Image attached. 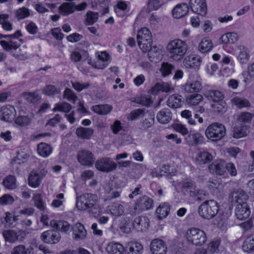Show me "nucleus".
I'll return each mask as SVG.
<instances>
[{"mask_svg":"<svg viewBox=\"0 0 254 254\" xmlns=\"http://www.w3.org/2000/svg\"><path fill=\"white\" fill-rule=\"evenodd\" d=\"M22 36V34L19 30L17 31L14 34L10 35H0V39L2 38H10L13 40L9 41L1 40L0 44L4 50L7 52H11L12 50L17 49L22 44L21 40L17 39Z\"/></svg>","mask_w":254,"mask_h":254,"instance_id":"39448f33","label":"nucleus"},{"mask_svg":"<svg viewBox=\"0 0 254 254\" xmlns=\"http://www.w3.org/2000/svg\"><path fill=\"white\" fill-rule=\"evenodd\" d=\"M50 225L52 227L64 233H66L71 228L69 223L65 221L51 220L50 221Z\"/></svg>","mask_w":254,"mask_h":254,"instance_id":"cd10ccee","label":"nucleus"},{"mask_svg":"<svg viewBox=\"0 0 254 254\" xmlns=\"http://www.w3.org/2000/svg\"><path fill=\"white\" fill-rule=\"evenodd\" d=\"M148 57L149 60L154 63H157L162 58V50L156 46H154L148 50Z\"/></svg>","mask_w":254,"mask_h":254,"instance_id":"393cba45","label":"nucleus"},{"mask_svg":"<svg viewBox=\"0 0 254 254\" xmlns=\"http://www.w3.org/2000/svg\"><path fill=\"white\" fill-rule=\"evenodd\" d=\"M112 109V107L108 104L96 105L92 107V111L101 115H105L109 114Z\"/></svg>","mask_w":254,"mask_h":254,"instance_id":"37998d69","label":"nucleus"},{"mask_svg":"<svg viewBox=\"0 0 254 254\" xmlns=\"http://www.w3.org/2000/svg\"><path fill=\"white\" fill-rule=\"evenodd\" d=\"M9 17L7 14L0 15V23L1 24L2 27L5 30L11 31L12 29L11 23L7 20Z\"/></svg>","mask_w":254,"mask_h":254,"instance_id":"13d9d810","label":"nucleus"},{"mask_svg":"<svg viewBox=\"0 0 254 254\" xmlns=\"http://www.w3.org/2000/svg\"><path fill=\"white\" fill-rule=\"evenodd\" d=\"M203 97L199 94L191 95L186 98V102L190 105H196L202 101Z\"/></svg>","mask_w":254,"mask_h":254,"instance_id":"6e6d98bb","label":"nucleus"},{"mask_svg":"<svg viewBox=\"0 0 254 254\" xmlns=\"http://www.w3.org/2000/svg\"><path fill=\"white\" fill-rule=\"evenodd\" d=\"M189 7L186 3L177 4L172 10V15L174 18H180L185 16L189 12Z\"/></svg>","mask_w":254,"mask_h":254,"instance_id":"b1692460","label":"nucleus"},{"mask_svg":"<svg viewBox=\"0 0 254 254\" xmlns=\"http://www.w3.org/2000/svg\"><path fill=\"white\" fill-rule=\"evenodd\" d=\"M109 210L112 215L119 216L125 211L124 206L119 203H114L109 206Z\"/></svg>","mask_w":254,"mask_h":254,"instance_id":"c03bdc74","label":"nucleus"},{"mask_svg":"<svg viewBox=\"0 0 254 254\" xmlns=\"http://www.w3.org/2000/svg\"><path fill=\"white\" fill-rule=\"evenodd\" d=\"M82 57H85V60L88 61L89 64H91V59L89 57V54L86 51H83L82 54L77 51H74L71 53L70 55L71 60L74 62L79 61Z\"/></svg>","mask_w":254,"mask_h":254,"instance_id":"49530a36","label":"nucleus"},{"mask_svg":"<svg viewBox=\"0 0 254 254\" xmlns=\"http://www.w3.org/2000/svg\"><path fill=\"white\" fill-rule=\"evenodd\" d=\"M212 160V155L208 152L205 151L198 153L196 157L197 161L201 164L208 163Z\"/></svg>","mask_w":254,"mask_h":254,"instance_id":"de8ad7c7","label":"nucleus"},{"mask_svg":"<svg viewBox=\"0 0 254 254\" xmlns=\"http://www.w3.org/2000/svg\"><path fill=\"white\" fill-rule=\"evenodd\" d=\"M203 136L199 132L190 133L186 138L188 144L191 146L197 145L203 142Z\"/></svg>","mask_w":254,"mask_h":254,"instance_id":"a878e982","label":"nucleus"},{"mask_svg":"<svg viewBox=\"0 0 254 254\" xmlns=\"http://www.w3.org/2000/svg\"><path fill=\"white\" fill-rule=\"evenodd\" d=\"M239 36L235 32H228L223 34L220 38L221 43L225 44H234L238 41Z\"/></svg>","mask_w":254,"mask_h":254,"instance_id":"c9c22d12","label":"nucleus"},{"mask_svg":"<svg viewBox=\"0 0 254 254\" xmlns=\"http://www.w3.org/2000/svg\"><path fill=\"white\" fill-rule=\"evenodd\" d=\"M73 238L76 241L83 240L86 237L87 232L84 227L80 223H77L71 228Z\"/></svg>","mask_w":254,"mask_h":254,"instance_id":"412c9836","label":"nucleus"},{"mask_svg":"<svg viewBox=\"0 0 254 254\" xmlns=\"http://www.w3.org/2000/svg\"><path fill=\"white\" fill-rule=\"evenodd\" d=\"M94 130L90 127H79L76 129V135L81 139H89L94 133Z\"/></svg>","mask_w":254,"mask_h":254,"instance_id":"7c9ffc66","label":"nucleus"},{"mask_svg":"<svg viewBox=\"0 0 254 254\" xmlns=\"http://www.w3.org/2000/svg\"><path fill=\"white\" fill-rule=\"evenodd\" d=\"M250 214V209L247 203L237 204L235 208V215L238 219H245L249 217Z\"/></svg>","mask_w":254,"mask_h":254,"instance_id":"aec40b11","label":"nucleus"},{"mask_svg":"<svg viewBox=\"0 0 254 254\" xmlns=\"http://www.w3.org/2000/svg\"><path fill=\"white\" fill-rule=\"evenodd\" d=\"M47 173V171L45 169L41 170L39 171H32L28 176V182L29 186L33 188L39 187Z\"/></svg>","mask_w":254,"mask_h":254,"instance_id":"9b49d317","label":"nucleus"},{"mask_svg":"<svg viewBox=\"0 0 254 254\" xmlns=\"http://www.w3.org/2000/svg\"><path fill=\"white\" fill-rule=\"evenodd\" d=\"M86 21L88 23V24L91 25L97 21L99 15L97 12L88 11L86 14Z\"/></svg>","mask_w":254,"mask_h":254,"instance_id":"774afa93","label":"nucleus"},{"mask_svg":"<svg viewBox=\"0 0 254 254\" xmlns=\"http://www.w3.org/2000/svg\"><path fill=\"white\" fill-rule=\"evenodd\" d=\"M242 250L247 254L254 252V235H251L246 238L244 241L242 246Z\"/></svg>","mask_w":254,"mask_h":254,"instance_id":"473e14b6","label":"nucleus"},{"mask_svg":"<svg viewBox=\"0 0 254 254\" xmlns=\"http://www.w3.org/2000/svg\"><path fill=\"white\" fill-rule=\"evenodd\" d=\"M212 41L207 38H203L198 46V50L203 53L209 52L213 47Z\"/></svg>","mask_w":254,"mask_h":254,"instance_id":"a18cd8bd","label":"nucleus"},{"mask_svg":"<svg viewBox=\"0 0 254 254\" xmlns=\"http://www.w3.org/2000/svg\"><path fill=\"white\" fill-rule=\"evenodd\" d=\"M32 200L34 203V206L41 211H44L46 209V204L43 200L42 196L40 193H34L32 196Z\"/></svg>","mask_w":254,"mask_h":254,"instance_id":"8fccbe9b","label":"nucleus"},{"mask_svg":"<svg viewBox=\"0 0 254 254\" xmlns=\"http://www.w3.org/2000/svg\"><path fill=\"white\" fill-rule=\"evenodd\" d=\"M126 254H142L143 247L139 243L130 242L126 246Z\"/></svg>","mask_w":254,"mask_h":254,"instance_id":"4be33fe9","label":"nucleus"},{"mask_svg":"<svg viewBox=\"0 0 254 254\" xmlns=\"http://www.w3.org/2000/svg\"><path fill=\"white\" fill-rule=\"evenodd\" d=\"M94 163L97 170L102 172L109 173L117 168V164L110 157L98 159Z\"/></svg>","mask_w":254,"mask_h":254,"instance_id":"1a4fd4ad","label":"nucleus"},{"mask_svg":"<svg viewBox=\"0 0 254 254\" xmlns=\"http://www.w3.org/2000/svg\"><path fill=\"white\" fill-rule=\"evenodd\" d=\"M157 119L161 124H167L172 120V113L169 109H163L158 113Z\"/></svg>","mask_w":254,"mask_h":254,"instance_id":"f704fd0d","label":"nucleus"},{"mask_svg":"<svg viewBox=\"0 0 254 254\" xmlns=\"http://www.w3.org/2000/svg\"><path fill=\"white\" fill-rule=\"evenodd\" d=\"M226 162L223 160L214 161L209 166L210 172L218 175H223L226 172Z\"/></svg>","mask_w":254,"mask_h":254,"instance_id":"f3484780","label":"nucleus"},{"mask_svg":"<svg viewBox=\"0 0 254 254\" xmlns=\"http://www.w3.org/2000/svg\"><path fill=\"white\" fill-rule=\"evenodd\" d=\"M105 190L108 193L107 199L109 200L116 198L120 195V192L115 190L110 184H107L106 186Z\"/></svg>","mask_w":254,"mask_h":254,"instance_id":"bf43d9fd","label":"nucleus"},{"mask_svg":"<svg viewBox=\"0 0 254 254\" xmlns=\"http://www.w3.org/2000/svg\"><path fill=\"white\" fill-rule=\"evenodd\" d=\"M114 9L117 14L120 17L124 16L129 11L127 2L123 0H118Z\"/></svg>","mask_w":254,"mask_h":254,"instance_id":"e433bc0d","label":"nucleus"},{"mask_svg":"<svg viewBox=\"0 0 254 254\" xmlns=\"http://www.w3.org/2000/svg\"><path fill=\"white\" fill-rule=\"evenodd\" d=\"M125 249L119 243L111 242L106 247V251L109 254H123Z\"/></svg>","mask_w":254,"mask_h":254,"instance_id":"bb28decb","label":"nucleus"},{"mask_svg":"<svg viewBox=\"0 0 254 254\" xmlns=\"http://www.w3.org/2000/svg\"><path fill=\"white\" fill-rule=\"evenodd\" d=\"M28 234L27 231L20 229L6 230L2 233L5 241L12 244L22 242L25 239Z\"/></svg>","mask_w":254,"mask_h":254,"instance_id":"0eeeda50","label":"nucleus"},{"mask_svg":"<svg viewBox=\"0 0 254 254\" xmlns=\"http://www.w3.org/2000/svg\"><path fill=\"white\" fill-rule=\"evenodd\" d=\"M248 128L247 126L235 127L233 128L232 136L235 138H240L247 135Z\"/></svg>","mask_w":254,"mask_h":254,"instance_id":"a19ab883","label":"nucleus"},{"mask_svg":"<svg viewBox=\"0 0 254 254\" xmlns=\"http://www.w3.org/2000/svg\"><path fill=\"white\" fill-rule=\"evenodd\" d=\"M191 10L197 14L204 15L207 12V5L205 0H190Z\"/></svg>","mask_w":254,"mask_h":254,"instance_id":"4468645a","label":"nucleus"},{"mask_svg":"<svg viewBox=\"0 0 254 254\" xmlns=\"http://www.w3.org/2000/svg\"><path fill=\"white\" fill-rule=\"evenodd\" d=\"M209 195V193L204 190L195 189L191 190V196H197L198 200H204Z\"/></svg>","mask_w":254,"mask_h":254,"instance_id":"052dcab7","label":"nucleus"},{"mask_svg":"<svg viewBox=\"0 0 254 254\" xmlns=\"http://www.w3.org/2000/svg\"><path fill=\"white\" fill-rule=\"evenodd\" d=\"M248 199V194L243 190H238L232 194V201L238 204L247 203L246 201Z\"/></svg>","mask_w":254,"mask_h":254,"instance_id":"c85d7f7f","label":"nucleus"},{"mask_svg":"<svg viewBox=\"0 0 254 254\" xmlns=\"http://www.w3.org/2000/svg\"><path fill=\"white\" fill-rule=\"evenodd\" d=\"M186 237L188 241L195 245H202L207 240L206 234L203 231L194 228L189 229L186 232Z\"/></svg>","mask_w":254,"mask_h":254,"instance_id":"6e6552de","label":"nucleus"},{"mask_svg":"<svg viewBox=\"0 0 254 254\" xmlns=\"http://www.w3.org/2000/svg\"><path fill=\"white\" fill-rule=\"evenodd\" d=\"M15 15L16 18L19 20L28 17L30 15V11L27 8L22 7L15 11Z\"/></svg>","mask_w":254,"mask_h":254,"instance_id":"4d7b16f0","label":"nucleus"},{"mask_svg":"<svg viewBox=\"0 0 254 254\" xmlns=\"http://www.w3.org/2000/svg\"><path fill=\"white\" fill-rule=\"evenodd\" d=\"M219 210L218 203L214 200L210 199L204 201L199 205L198 213L201 218L211 219L217 214Z\"/></svg>","mask_w":254,"mask_h":254,"instance_id":"7ed1b4c3","label":"nucleus"},{"mask_svg":"<svg viewBox=\"0 0 254 254\" xmlns=\"http://www.w3.org/2000/svg\"><path fill=\"white\" fill-rule=\"evenodd\" d=\"M150 250L153 254H166L167 247L163 240L155 239L151 242Z\"/></svg>","mask_w":254,"mask_h":254,"instance_id":"2eb2a0df","label":"nucleus"},{"mask_svg":"<svg viewBox=\"0 0 254 254\" xmlns=\"http://www.w3.org/2000/svg\"><path fill=\"white\" fill-rule=\"evenodd\" d=\"M76 207L79 210H88L93 217L102 212L103 205L100 203L96 194L86 193L76 197Z\"/></svg>","mask_w":254,"mask_h":254,"instance_id":"f257e3e1","label":"nucleus"},{"mask_svg":"<svg viewBox=\"0 0 254 254\" xmlns=\"http://www.w3.org/2000/svg\"><path fill=\"white\" fill-rule=\"evenodd\" d=\"M63 98L72 103H75L77 97L70 89L66 88L63 93Z\"/></svg>","mask_w":254,"mask_h":254,"instance_id":"680f3d73","label":"nucleus"},{"mask_svg":"<svg viewBox=\"0 0 254 254\" xmlns=\"http://www.w3.org/2000/svg\"><path fill=\"white\" fill-rule=\"evenodd\" d=\"M166 49L170 60L179 62L183 59L188 50V46L185 41L175 39L168 42Z\"/></svg>","mask_w":254,"mask_h":254,"instance_id":"f03ea898","label":"nucleus"},{"mask_svg":"<svg viewBox=\"0 0 254 254\" xmlns=\"http://www.w3.org/2000/svg\"><path fill=\"white\" fill-rule=\"evenodd\" d=\"M170 210L169 205L166 203L160 205L156 210V214L159 219L166 218L169 214Z\"/></svg>","mask_w":254,"mask_h":254,"instance_id":"ea45409f","label":"nucleus"},{"mask_svg":"<svg viewBox=\"0 0 254 254\" xmlns=\"http://www.w3.org/2000/svg\"><path fill=\"white\" fill-rule=\"evenodd\" d=\"M32 248L26 247L22 244L15 246L11 251V254H31Z\"/></svg>","mask_w":254,"mask_h":254,"instance_id":"09e8293b","label":"nucleus"},{"mask_svg":"<svg viewBox=\"0 0 254 254\" xmlns=\"http://www.w3.org/2000/svg\"><path fill=\"white\" fill-rule=\"evenodd\" d=\"M231 101L234 105L240 109L250 106L249 101L244 98L235 97L232 99Z\"/></svg>","mask_w":254,"mask_h":254,"instance_id":"603ef678","label":"nucleus"},{"mask_svg":"<svg viewBox=\"0 0 254 254\" xmlns=\"http://www.w3.org/2000/svg\"><path fill=\"white\" fill-rule=\"evenodd\" d=\"M15 114V109L11 106H5L0 109V118L2 121L10 122L13 120Z\"/></svg>","mask_w":254,"mask_h":254,"instance_id":"6ab92c4d","label":"nucleus"},{"mask_svg":"<svg viewBox=\"0 0 254 254\" xmlns=\"http://www.w3.org/2000/svg\"><path fill=\"white\" fill-rule=\"evenodd\" d=\"M202 62V59L199 56L190 55L187 56L183 61V64L187 68L199 66Z\"/></svg>","mask_w":254,"mask_h":254,"instance_id":"5701e85b","label":"nucleus"},{"mask_svg":"<svg viewBox=\"0 0 254 254\" xmlns=\"http://www.w3.org/2000/svg\"><path fill=\"white\" fill-rule=\"evenodd\" d=\"M239 53L237 56L238 60L242 64H246L250 59L249 51L244 46H238Z\"/></svg>","mask_w":254,"mask_h":254,"instance_id":"4c0bfd02","label":"nucleus"},{"mask_svg":"<svg viewBox=\"0 0 254 254\" xmlns=\"http://www.w3.org/2000/svg\"><path fill=\"white\" fill-rule=\"evenodd\" d=\"M64 194L63 193L57 194L52 201L51 205L55 208H58L64 207Z\"/></svg>","mask_w":254,"mask_h":254,"instance_id":"864d4df0","label":"nucleus"},{"mask_svg":"<svg viewBox=\"0 0 254 254\" xmlns=\"http://www.w3.org/2000/svg\"><path fill=\"white\" fill-rule=\"evenodd\" d=\"M174 68L173 65L168 63H164L162 64L160 71L163 76H167L172 73Z\"/></svg>","mask_w":254,"mask_h":254,"instance_id":"338daca9","label":"nucleus"},{"mask_svg":"<svg viewBox=\"0 0 254 254\" xmlns=\"http://www.w3.org/2000/svg\"><path fill=\"white\" fill-rule=\"evenodd\" d=\"M176 183L174 185L178 186L182 189H185L187 190L190 191V195L191 196V190H193L195 189V185L193 182L191 180L187 179L185 181L177 180L174 182Z\"/></svg>","mask_w":254,"mask_h":254,"instance_id":"72a5a7b5","label":"nucleus"},{"mask_svg":"<svg viewBox=\"0 0 254 254\" xmlns=\"http://www.w3.org/2000/svg\"><path fill=\"white\" fill-rule=\"evenodd\" d=\"M153 201L149 197L144 195L137 199L134 209L138 211L147 210L153 208Z\"/></svg>","mask_w":254,"mask_h":254,"instance_id":"f8f14e48","label":"nucleus"},{"mask_svg":"<svg viewBox=\"0 0 254 254\" xmlns=\"http://www.w3.org/2000/svg\"><path fill=\"white\" fill-rule=\"evenodd\" d=\"M205 134L207 139L217 141L222 139L225 135L226 128L222 124L213 123L207 127Z\"/></svg>","mask_w":254,"mask_h":254,"instance_id":"20e7f679","label":"nucleus"},{"mask_svg":"<svg viewBox=\"0 0 254 254\" xmlns=\"http://www.w3.org/2000/svg\"><path fill=\"white\" fill-rule=\"evenodd\" d=\"M71 109V106L66 102H62L61 103H57L55 105V107L53 109L54 112H62L64 113L69 112Z\"/></svg>","mask_w":254,"mask_h":254,"instance_id":"5fc2aeb1","label":"nucleus"},{"mask_svg":"<svg viewBox=\"0 0 254 254\" xmlns=\"http://www.w3.org/2000/svg\"><path fill=\"white\" fill-rule=\"evenodd\" d=\"M204 95L209 100H211L214 102L224 101V94L218 90H210L206 91Z\"/></svg>","mask_w":254,"mask_h":254,"instance_id":"2f4dec72","label":"nucleus"},{"mask_svg":"<svg viewBox=\"0 0 254 254\" xmlns=\"http://www.w3.org/2000/svg\"><path fill=\"white\" fill-rule=\"evenodd\" d=\"M213 111L217 113H223L226 110V103L224 101L214 102L212 105Z\"/></svg>","mask_w":254,"mask_h":254,"instance_id":"0e129e2a","label":"nucleus"},{"mask_svg":"<svg viewBox=\"0 0 254 254\" xmlns=\"http://www.w3.org/2000/svg\"><path fill=\"white\" fill-rule=\"evenodd\" d=\"M154 117L151 115L146 117L141 123V127L144 130H147L154 124Z\"/></svg>","mask_w":254,"mask_h":254,"instance_id":"69168bd1","label":"nucleus"},{"mask_svg":"<svg viewBox=\"0 0 254 254\" xmlns=\"http://www.w3.org/2000/svg\"><path fill=\"white\" fill-rule=\"evenodd\" d=\"M41 238L45 243L53 244L58 243L61 236L58 232L50 230L43 232Z\"/></svg>","mask_w":254,"mask_h":254,"instance_id":"dca6fc26","label":"nucleus"},{"mask_svg":"<svg viewBox=\"0 0 254 254\" xmlns=\"http://www.w3.org/2000/svg\"><path fill=\"white\" fill-rule=\"evenodd\" d=\"M137 41L140 50L144 53L147 52L152 43L150 31L146 27L141 28L138 31Z\"/></svg>","mask_w":254,"mask_h":254,"instance_id":"423d86ee","label":"nucleus"},{"mask_svg":"<svg viewBox=\"0 0 254 254\" xmlns=\"http://www.w3.org/2000/svg\"><path fill=\"white\" fill-rule=\"evenodd\" d=\"M37 151L41 156L47 157L52 153V148L48 144L42 142L38 145Z\"/></svg>","mask_w":254,"mask_h":254,"instance_id":"58836bf2","label":"nucleus"},{"mask_svg":"<svg viewBox=\"0 0 254 254\" xmlns=\"http://www.w3.org/2000/svg\"><path fill=\"white\" fill-rule=\"evenodd\" d=\"M2 184L7 189H14L16 187V178L13 176L9 175L3 179Z\"/></svg>","mask_w":254,"mask_h":254,"instance_id":"3c124183","label":"nucleus"},{"mask_svg":"<svg viewBox=\"0 0 254 254\" xmlns=\"http://www.w3.org/2000/svg\"><path fill=\"white\" fill-rule=\"evenodd\" d=\"M202 88L201 80L199 77H196L195 79L189 78L184 86V90L188 93L198 92Z\"/></svg>","mask_w":254,"mask_h":254,"instance_id":"ddd939ff","label":"nucleus"},{"mask_svg":"<svg viewBox=\"0 0 254 254\" xmlns=\"http://www.w3.org/2000/svg\"><path fill=\"white\" fill-rule=\"evenodd\" d=\"M59 12L64 15L67 16L74 12L73 2H64L58 8Z\"/></svg>","mask_w":254,"mask_h":254,"instance_id":"79ce46f5","label":"nucleus"},{"mask_svg":"<svg viewBox=\"0 0 254 254\" xmlns=\"http://www.w3.org/2000/svg\"><path fill=\"white\" fill-rule=\"evenodd\" d=\"M149 225V219L144 216L135 218L133 222V227L138 232L145 231L148 228Z\"/></svg>","mask_w":254,"mask_h":254,"instance_id":"a211bd4d","label":"nucleus"},{"mask_svg":"<svg viewBox=\"0 0 254 254\" xmlns=\"http://www.w3.org/2000/svg\"><path fill=\"white\" fill-rule=\"evenodd\" d=\"M183 104L182 97L178 94L171 95L167 100V105L173 109L180 108L183 105Z\"/></svg>","mask_w":254,"mask_h":254,"instance_id":"c756f323","label":"nucleus"},{"mask_svg":"<svg viewBox=\"0 0 254 254\" xmlns=\"http://www.w3.org/2000/svg\"><path fill=\"white\" fill-rule=\"evenodd\" d=\"M77 160L81 166L92 167L95 161L94 154L89 150L81 149L77 154Z\"/></svg>","mask_w":254,"mask_h":254,"instance_id":"9d476101","label":"nucleus"},{"mask_svg":"<svg viewBox=\"0 0 254 254\" xmlns=\"http://www.w3.org/2000/svg\"><path fill=\"white\" fill-rule=\"evenodd\" d=\"M61 90L52 85H48L43 89V93L48 96H52L60 93Z\"/></svg>","mask_w":254,"mask_h":254,"instance_id":"e2e57ef3","label":"nucleus"}]
</instances>
